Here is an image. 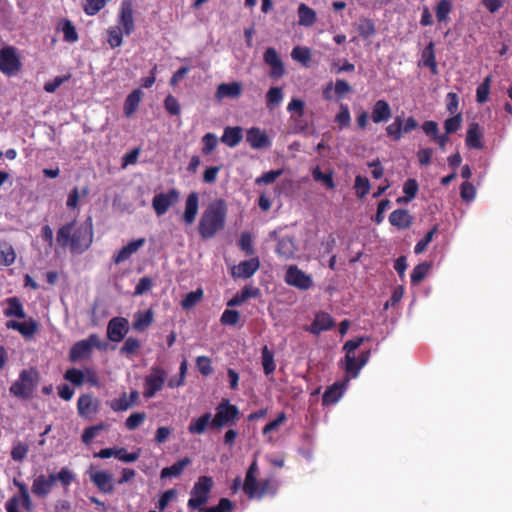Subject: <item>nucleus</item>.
Masks as SVG:
<instances>
[{"label": "nucleus", "instance_id": "nucleus-27", "mask_svg": "<svg viewBox=\"0 0 512 512\" xmlns=\"http://www.w3.org/2000/svg\"><path fill=\"white\" fill-rule=\"evenodd\" d=\"M146 240L145 238H139L129 242L127 245L123 246L116 255L113 256V261L115 264H120L126 260H128L134 253H136L142 246H144Z\"/></svg>", "mask_w": 512, "mask_h": 512}, {"label": "nucleus", "instance_id": "nucleus-52", "mask_svg": "<svg viewBox=\"0 0 512 512\" xmlns=\"http://www.w3.org/2000/svg\"><path fill=\"white\" fill-rule=\"evenodd\" d=\"M203 298V290L197 289L186 294L184 299L181 301L183 309H191Z\"/></svg>", "mask_w": 512, "mask_h": 512}, {"label": "nucleus", "instance_id": "nucleus-22", "mask_svg": "<svg viewBox=\"0 0 512 512\" xmlns=\"http://www.w3.org/2000/svg\"><path fill=\"white\" fill-rule=\"evenodd\" d=\"M246 141L253 149H264L271 145L268 135L257 127L247 130Z\"/></svg>", "mask_w": 512, "mask_h": 512}, {"label": "nucleus", "instance_id": "nucleus-48", "mask_svg": "<svg viewBox=\"0 0 512 512\" xmlns=\"http://www.w3.org/2000/svg\"><path fill=\"white\" fill-rule=\"evenodd\" d=\"M371 185L367 177L357 175L354 181V189L356 196L363 199L370 191Z\"/></svg>", "mask_w": 512, "mask_h": 512}, {"label": "nucleus", "instance_id": "nucleus-42", "mask_svg": "<svg viewBox=\"0 0 512 512\" xmlns=\"http://www.w3.org/2000/svg\"><path fill=\"white\" fill-rule=\"evenodd\" d=\"M453 5L450 0H440L435 8L436 19L439 23L447 22Z\"/></svg>", "mask_w": 512, "mask_h": 512}, {"label": "nucleus", "instance_id": "nucleus-33", "mask_svg": "<svg viewBox=\"0 0 512 512\" xmlns=\"http://www.w3.org/2000/svg\"><path fill=\"white\" fill-rule=\"evenodd\" d=\"M143 92L140 88L133 90L125 99L124 115L131 117L138 109L141 102Z\"/></svg>", "mask_w": 512, "mask_h": 512}, {"label": "nucleus", "instance_id": "nucleus-21", "mask_svg": "<svg viewBox=\"0 0 512 512\" xmlns=\"http://www.w3.org/2000/svg\"><path fill=\"white\" fill-rule=\"evenodd\" d=\"M275 252L279 257L285 260L293 258L297 252L295 238L293 236H283L279 238Z\"/></svg>", "mask_w": 512, "mask_h": 512}, {"label": "nucleus", "instance_id": "nucleus-41", "mask_svg": "<svg viewBox=\"0 0 512 512\" xmlns=\"http://www.w3.org/2000/svg\"><path fill=\"white\" fill-rule=\"evenodd\" d=\"M89 194V188L87 186L83 187L81 192L78 187H74L68 194L66 206L69 209H77L79 204V199L81 197H86Z\"/></svg>", "mask_w": 512, "mask_h": 512}, {"label": "nucleus", "instance_id": "nucleus-61", "mask_svg": "<svg viewBox=\"0 0 512 512\" xmlns=\"http://www.w3.org/2000/svg\"><path fill=\"white\" fill-rule=\"evenodd\" d=\"M312 176L315 181H321L328 189L335 188L332 173H323L319 167H316L312 171Z\"/></svg>", "mask_w": 512, "mask_h": 512}, {"label": "nucleus", "instance_id": "nucleus-28", "mask_svg": "<svg viewBox=\"0 0 512 512\" xmlns=\"http://www.w3.org/2000/svg\"><path fill=\"white\" fill-rule=\"evenodd\" d=\"M419 65H423L430 69L431 73L436 75L438 73V66L435 55V44L430 41L421 53V61Z\"/></svg>", "mask_w": 512, "mask_h": 512}, {"label": "nucleus", "instance_id": "nucleus-10", "mask_svg": "<svg viewBox=\"0 0 512 512\" xmlns=\"http://www.w3.org/2000/svg\"><path fill=\"white\" fill-rule=\"evenodd\" d=\"M167 379V372L161 367H152L151 373L144 378L143 397L153 398L159 392Z\"/></svg>", "mask_w": 512, "mask_h": 512}, {"label": "nucleus", "instance_id": "nucleus-50", "mask_svg": "<svg viewBox=\"0 0 512 512\" xmlns=\"http://www.w3.org/2000/svg\"><path fill=\"white\" fill-rule=\"evenodd\" d=\"M291 57L293 60L300 62L304 66H308L311 60V51L308 47L296 46L292 49Z\"/></svg>", "mask_w": 512, "mask_h": 512}, {"label": "nucleus", "instance_id": "nucleus-24", "mask_svg": "<svg viewBox=\"0 0 512 512\" xmlns=\"http://www.w3.org/2000/svg\"><path fill=\"white\" fill-rule=\"evenodd\" d=\"M253 491L249 492L248 490H243L244 493L248 496L250 499H261L265 497L266 495H274L276 492V487L272 480L266 479L263 481L258 482L255 481V484L253 486Z\"/></svg>", "mask_w": 512, "mask_h": 512}, {"label": "nucleus", "instance_id": "nucleus-46", "mask_svg": "<svg viewBox=\"0 0 512 512\" xmlns=\"http://www.w3.org/2000/svg\"><path fill=\"white\" fill-rule=\"evenodd\" d=\"M14 484L18 487L19 490V494L16 496L18 497V503L24 509L30 510L32 507V502L26 484L17 480H14Z\"/></svg>", "mask_w": 512, "mask_h": 512}, {"label": "nucleus", "instance_id": "nucleus-18", "mask_svg": "<svg viewBox=\"0 0 512 512\" xmlns=\"http://www.w3.org/2000/svg\"><path fill=\"white\" fill-rule=\"evenodd\" d=\"M259 267V258L252 257L249 260L241 261L238 265L234 266L231 270V274L234 278L248 279L256 273Z\"/></svg>", "mask_w": 512, "mask_h": 512}, {"label": "nucleus", "instance_id": "nucleus-1", "mask_svg": "<svg viewBox=\"0 0 512 512\" xmlns=\"http://www.w3.org/2000/svg\"><path fill=\"white\" fill-rule=\"evenodd\" d=\"M94 231L92 217L85 222L72 220L62 225L56 233V242L61 248H68L71 253L82 254L93 243Z\"/></svg>", "mask_w": 512, "mask_h": 512}, {"label": "nucleus", "instance_id": "nucleus-63", "mask_svg": "<svg viewBox=\"0 0 512 512\" xmlns=\"http://www.w3.org/2000/svg\"><path fill=\"white\" fill-rule=\"evenodd\" d=\"M202 143V153L204 155H209L216 148L218 144V138L214 133L209 132L202 137Z\"/></svg>", "mask_w": 512, "mask_h": 512}, {"label": "nucleus", "instance_id": "nucleus-7", "mask_svg": "<svg viewBox=\"0 0 512 512\" xmlns=\"http://www.w3.org/2000/svg\"><path fill=\"white\" fill-rule=\"evenodd\" d=\"M240 411L238 407L223 398L215 409V415L211 420V429L220 430L223 427L235 426L239 420Z\"/></svg>", "mask_w": 512, "mask_h": 512}, {"label": "nucleus", "instance_id": "nucleus-14", "mask_svg": "<svg viewBox=\"0 0 512 512\" xmlns=\"http://www.w3.org/2000/svg\"><path fill=\"white\" fill-rule=\"evenodd\" d=\"M100 410V401L92 394H82L77 401V411L81 418L92 420Z\"/></svg>", "mask_w": 512, "mask_h": 512}, {"label": "nucleus", "instance_id": "nucleus-2", "mask_svg": "<svg viewBox=\"0 0 512 512\" xmlns=\"http://www.w3.org/2000/svg\"><path fill=\"white\" fill-rule=\"evenodd\" d=\"M227 212V204L223 199H216L208 204L198 223V232L202 239H211L225 228Z\"/></svg>", "mask_w": 512, "mask_h": 512}, {"label": "nucleus", "instance_id": "nucleus-54", "mask_svg": "<svg viewBox=\"0 0 512 512\" xmlns=\"http://www.w3.org/2000/svg\"><path fill=\"white\" fill-rule=\"evenodd\" d=\"M335 122L340 129L347 128L351 123V115L347 105L340 104L339 112L335 116Z\"/></svg>", "mask_w": 512, "mask_h": 512}, {"label": "nucleus", "instance_id": "nucleus-6", "mask_svg": "<svg viewBox=\"0 0 512 512\" xmlns=\"http://www.w3.org/2000/svg\"><path fill=\"white\" fill-rule=\"evenodd\" d=\"M214 487L213 478L210 476H200L194 483L187 506L190 510L203 511V506L208 502L210 493Z\"/></svg>", "mask_w": 512, "mask_h": 512}, {"label": "nucleus", "instance_id": "nucleus-44", "mask_svg": "<svg viewBox=\"0 0 512 512\" xmlns=\"http://www.w3.org/2000/svg\"><path fill=\"white\" fill-rule=\"evenodd\" d=\"M261 359L264 373L266 375L272 374L275 371L276 365L274 362V354L267 346L262 348Z\"/></svg>", "mask_w": 512, "mask_h": 512}, {"label": "nucleus", "instance_id": "nucleus-49", "mask_svg": "<svg viewBox=\"0 0 512 512\" xmlns=\"http://www.w3.org/2000/svg\"><path fill=\"white\" fill-rule=\"evenodd\" d=\"M492 82V76L487 75L483 82L476 89V101L480 104L485 103L488 100L490 86Z\"/></svg>", "mask_w": 512, "mask_h": 512}, {"label": "nucleus", "instance_id": "nucleus-35", "mask_svg": "<svg viewBox=\"0 0 512 512\" xmlns=\"http://www.w3.org/2000/svg\"><path fill=\"white\" fill-rule=\"evenodd\" d=\"M259 294V289L251 286H245L242 290L235 294L228 302V307L240 306L247 299L257 297Z\"/></svg>", "mask_w": 512, "mask_h": 512}, {"label": "nucleus", "instance_id": "nucleus-53", "mask_svg": "<svg viewBox=\"0 0 512 512\" xmlns=\"http://www.w3.org/2000/svg\"><path fill=\"white\" fill-rule=\"evenodd\" d=\"M387 135L394 141H399L402 138V118L395 117L394 121L386 127Z\"/></svg>", "mask_w": 512, "mask_h": 512}, {"label": "nucleus", "instance_id": "nucleus-34", "mask_svg": "<svg viewBox=\"0 0 512 512\" xmlns=\"http://www.w3.org/2000/svg\"><path fill=\"white\" fill-rule=\"evenodd\" d=\"M242 138L243 134L240 126H228L224 129L221 141L229 147H235L242 141Z\"/></svg>", "mask_w": 512, "mask_h": 512}, {"label": "nucleus", "instance_id": "nucleus-5", "mask_svg": "<svg viewBox=\"0 0 512 512\" xmlns=\"http://www.w3.org/2000/svg\"><path fill=\"white\" fill-rule=\"evenodd\" d=\"M39 380L40 374L36 368L24 369L19 379L10 386L9 391L18 398L29 399L38 386Z\"/></svg>", "mask_w": 512, "mask_h": 512}, {"label": "nucleus", "instance_id": "nucleus-13", "mask_svg": "<svg viewBox=\"0 0 512 512\" xmlns=\"http://www.w3.org/2000/svg\"><path fill=\"white\" fill-rule=\"evenodd\" d=\"M179 197V191L175 188L170 189L167 193L156 194L152 199V207L156 215H164L171 206L179 201Z\"/></svg>", "mask_w": 512, "mask_h": 512}, {"label": "nucleus", "instance_id": "nucleus-30", "mask_svg": "<svg viewBox=\"0 0 512 512\" xmlns=\"http://www.w3.org/2000/svg\"><path fill=\"white\" fill-rule=\"evenodd\" d=\"M482 132L478 123L473 122L469 125L466 135V146L471 149H482Z\"/></svg>", "mask_w": 512, "mask_h": 512}, {"label": "nucleus", "instance_id": "nucleus-62", "mask_svg": "<svg viewBox=\"0 0 512 512\" xmlns=\"http://www.w3.org/2000/svg\"><path fill=\"white\" fill-rule=\"evenodd\" d=\"M239 247L245 252L247 256H253L255 249L253 247L252 235L248 232H243L239 239Z\"/></svg>", "mask_w": 512, "mask_h": 512}, {"label": "nucleus", "instance_id": "nucleus-40", "mask_svg": "<svg viewBox=\"0 0 512 512\" xmlns=\"http://www.w3.org/2000/svg\"><path fill=\"white\" fill-rule=\"evenodd\" d=\"M16 259V252L9 243L0 244V262L4 266H11Z\"/></svg>", "mask_w": 512, "mask_h": 512}, {"label": "nucleus", "instance_id": "nucleus-43", "mask_svg": "<svg viewBox=\"0 0 512 512\" xmlns=\"http://www.w3.org/2000/svg\"><path fill=\"white\" fill-rule=\"evenodd\" d=\"M61 31L63 32V40L68 43H75L78 41V33L76 31L75 26L73 23L68 20L64 19L61 22Z\"/></svg>", "mask_w": 512, "mask_h": 512}, {"label": "nucleus", "instance_id": "nucleus-31", "mask_svg": "<svg viewBox=\"0 0 512 512\" xmlns=\"http://www.w3.org/2000/svg\"><path fill=\"white\" fill-rule=\"evenodd\" d=\"M191 464V459L189 457H184L178 461H176L173 465L169 467H165L161 470L160 477L162 479L178 477L183 473L185 468Z\"/></svg>", "mask_w": 512, "mask_h": 512}, {"label": "nucleus", "instance_id": "nucleus-58", "mask_svg": "<svg viewBox=\"0 0 512 512\" xmlns=\"http://www.w3.org/2000/svg\"><path fill=\"white\" fill-rule=\"evenodd\" d=\"M64 379L69 381L75 386H81L85 381V375L82 370L77 368H70L66 370Z\"/></svg>", "mask_w": 512, "mask_h": 512}, {"label": "nucleus", "instance_id": "nucleus-25", "mask_svg": "<svg viewBox=\"0 0 512 512\" xmlns=\"http://www.w3.org/2000/svg\"><path fill=\"white\" fill-rule=\"evenodd\" d=\"M391 117L392 110L389 103L384 99L377 100L372 106L371 120L379 124L387 122Z\"/></svg>", "mask_w": 512, "mask_h": 512}, {"label": "nucleus", "instance_id": "nucleus-39", "mask_svg": "<svg viewBox=\"0 0 512 512\" xmlns=\"http://www.w3.org/2000/svg\"><path fill=\"white\" fill-rule=\"evenodd\" d=\"M356 29L363 39H368L376 34L375 23L369 18H360Z\"/></svg>", "mask_w": 512, "mask_h": 512}, {"label": "nucleus", "instance_id": "nucleus-15", "mask_svg": "<svg viewBox=\"0 0 512 512\" xmlns=\"http://www.w3.org/2000/svg\"><path fill=\"white\" fill-rule=\"evenodd\" d=\"M263 60L270 67L269 76L272 79H279L284 76L285 66L275 48L268 47L264 52Z\"/></svg>", "mask_w": 512, "mask_h": 512}, {"label": "nucleus", "instance_id": "nucleus-17", "mask_svg": "<svg viewBox=\"0 0 512 512\" xmlns=\"http://www.w3.org/2000/svg\"><path fill=\"white\" fill-rule=\"evenodd\" d=\"M128 320L124 317H114L107 325V336L112 342H120L128 333Z\"/></svg>", "mask_w": 512, "mask_h": 512}, {"label": "nucleus", "instance_id": "nucleus-11", "mask_svg": "<svg viewBox=\"0 0 512 512\" xmlns=\"http://www.w3.org/2000/svg\"><path fill=\"white\" fill-rule=\"evenodd\" d=\"M284 280L287 285L302 291L309 290L313 286L312 276L306 274L296 265H290L286 269Z\"/></svg>", "mask_w": 512, "mask_h": 512}, {"label": "nucleus", "instance_id": "nucleus-38", "mask_svg": "<svg viewBox=\"0 0 512 512\" xmlns=\"http://www.w3.org/2000/svg\"><path fill=\"white\" fill-rule=\"evenodd\" d=\"M299 25L310 27L316 22V12L305 3H301L298 7Z\"/></svg>", "mask_w": 512, "mask_h": 512}, {"label": "nucleus", "instance_id": "nucleus-60", "mask_svg": "<svg viewBox=\"0 0 512 512\" xmlns=\"http://www.w3.org/2000/svg\"><path fill=\"white\" fill-rule=\"evenodd\" d=\"M282 99H283L282 88H280V87L270 88L266 94L267 107L273 108L274 106L280 104Z\"/></svg>", "mask_w": 512, "mask_h": 512}, {"label": "nucleus", "instance_id": "nucleus-56", "mask_svg": "<svg viewBox=\"0 0 512 512\" xmlns=\"http://www.w3.org/2000/svg\"><path fill=\"white\" fill-rule=\"evenodd\" d=\"M38 323L35 319L29 318L25 322H20L19 333L25 338H31L38 331Z\"/></svg>", "mask_w": 512, "mask_h": 512}, {"label": "nucleus", "instance_id": "nucleus-26", "mask_svg": "<svg viewBox=\"0 0 512 512\" xmlns=\"http://www.w3.org/2000/svg\"><path fill=\"white\" fill-rule=\"evenodd\" d=\"M413 220V216L406 209H396L389 215L390 224L398 230L408 229Z\"/></svg>", "mask_w": 512, "mask_h": 512}, {"label": "nucleus", "instance_id": "nucleus-59", "mask_svg": "<svg viewBox=\"0 0 512 512\" xmlns=\"http://www.w3.org/2000/svg\"><path fill=\"white\" fill-rule=\"evenodd\" d=\"M29 452V446L23 442H17L11 450V458L16 462H22Z\"/></svg>", "mask_w": 512, "mask_h": 512}, {"label": "nucleus", "instance_id": "nucleus-19", "mask_svg": "<svg viewBox=\"0 0 512 512\" xmlns=\"http://www.w3.org/2000/svg\"><path fill=\"white\" fill-rule=\"evenodd\" d=\"M335 325L334 319L326 312H319L315 315V318L311 325L307 328V331L314 335H319L323 331L332 329Z\"/></svg>", "mask_w": 512, "mask_h": 512}, {"label": "nucleus", "instance_id": "nucleus-9", "mask_svg": "<svg viewBox=\"0 0 512 512\" xmlns=\"http://www.w3.org/2000/svg\"><path fill=\"white\" fill-rule=\"evenodd\" d=\"M22 68V63L13 46L0 49V71L7 76L16 75Z\"/></svg>", "mask_w": 512, "mask_h": 512}, {"label": "nucleus", "instance_id": "nucleus-45", "mask_svg": "<svg viewBox=\"0 0 512 512\" xmlns=\"http://www.w3.org/2000/svg\"><path fill=\"white\" fill-rule=\"evenodd\" d=\"M431 266H432L431 263H428V262H422V263L416 265L413 268L411 275H410L411 283L414 285L419 284L426 277Z\"/></svg>", "mask_w": 512, "mask_h": 512}, {"label": "nucleus", "instance_id": "nucleus-36", "mask_svg": "<svg viewBox=\"0 0 512 512\" xmlns=\"http://www.w3.org/2000/svg\"><path fill=\"white\" fill-rule=\"evenodd\" d=\"M7 308L3 313L6 317H17L23 319L26 317L23 305L18 297H9L6 299Z\"/></svg>", "mask_w": 512, "mask_h": 512}, {"label": "nucleus", "instance_id": "nucleus-55", "mask_svg": "<svg viewBox=\"0 0 512 512\" xmlns=\"http://www.w3.org/2000/svg\"><path fill=\"white\" fill-rule=\"evenodd\" d=\"M438 232V226L434 225L430 231H428L425 236L417 242L414 247L415 254L423 253L428 245L432 242L434 235Z\"/></svg>", "mask_w": 512, "mask_h": 512}, {"label": "nucleus", "instance_id": "nucleus-23", "mask_svg": "<svg viewBox=\"0 0 512 512\" xmlns=\"http://www.w3.org/2000/svg\"><path fill=\"white\" fill-rule=\"evenodd\" d=\"M199 209V196L197 192H191L185 201V210L182 217L186 225H192L196 219Z\"/></svg>", "mask_w": 512, "mask_h": 512}, {"label": "nucleus", "instance_id": "nucleus-12", "mask_svg": "<svg viewBox=\"0 0 512 512\" xmlns=\"http://www.w3.org/2000/svg\"><path fill=\"white\" fill-rule=\"evenodd\" d=\"M117 23L124 35L129 36L135 29L134 23V9L131 0H123L121 2L119 13L117 16Z\"/></svg>", "mask_w": 512, "mask_h": 512}, {"label": "nucleus", "instance_id": "nucleus-8", "mask_svg": "<svg viewBox=\"0 0 512 512\" xmlns=\"http://www.w3.org/2000/svg\"><path fill=\"white\" fill-rule=\"evenodd\" d=\"M105 349L106 344L101 342L97 334H90L86 339L73 344L69 351V360L73 363L91 356L93 348Z\"/></svg>", "mask_w": 512, "mask_h": 512}, {"label": "nucleus", "instance_id": "nucleus-29", "mask_svg": "<svg viewBox=\"0 0 512 512\" xmlns=\"http://www.w3.org/2000/svg\"><path fill=\"white\" fill-rule=\"evenodd\" d=\"M212 415L210 412L202 414L200 417L192 419L188 425V432L190 434L201 435L204 434L208 427L211 428Z\"/></svg>", "mask_w": 512, "mask_h": 512}, {"label": "nucleus", "instance_id": "nucleus-47", "mask_svg": "<svg viewBox=\"0 0 512 512\" xmlns=\"http://www.w3.org/2000/svg\"><path fill=\"white\" fill-rule=\"evenodd\" d=\"M107 425L104 422H101L97 425L89 426L84 429L81 440L84 444H91L92 440L98 435L100 431L106 430Z\"/></svg>", "mask_w": 512, "mask_h": 512}, {"label": "nucleus", "instance_id": "nucleus-20", "mask_svg": "<svg viewBox=\"0 0 512 512\" xmlns=\"http://www.w3.org/2000/svg\"><path fill=\"white\" fill-rule=\"evenodd\" d=\"M242 90L241 82L233 81L230 83H221L217 86L215 98L219 101L225 98L235 99L241 96Z\"/></svg>", "mask_w": 512, "mask_h": 512}, {"label": "nucleus", "instance_id": "nucleus-4", "mask_svg": "<svg viewBox=\"0 0 512 512\" xmlns=\"http://www.w3.org/2000/svg\"><path fill=\"white\" fill-rule=\"evenodd\" d=\"M368 337H356L354 339L348 340L343 345V350L345 351L344 357V368L348 374L352 377H357L360 370L367 364L370 358V350L362 351L358 358H355L354 352L357 350L364 341L368 340Z\"/></svg>", "mask_w": 512, "mask_h": 512}, {"label": "nucleus", "instance_id": "nucleus-16", "mask_svg": "<svg viewBox=\"0 0 512 512\" xmlns=\"http://www.w3.org/2000/svg\"><path fill=\"white\" fill-rule=\"evenodd\" d=\"M89 478L97 489L105 494H110L114 491L113 477L110 473L103 470H96L91 467L88 471Z\"/></svg>", "mask_w": 512, "mask_h": 512}, {"label": "nucleus", "instance_id": "nucleus-32", "mask_svg": "<svg viewBox=\"0 0 512 512\" xmlns=\"http://www.w3.org/2000/svg\"><path fill=\"white\" fill-rule=\"evenodd\" d=\"M154 321V312L150 308L144 312L138 311L134 314L133 328L136 331L146 330Z\"/></svg>", "mask_w": 512, "mask_h": 512}, {"label": "nucleus", "instance_id": "nucleus-57", "mask_svg": "<svg viewBox=\"0 0 512 512\" xmlns=\"http://www.w3.org/2000/svg\"><path fill=\"white\" fill-rule=\"evenodd\" d=\"M107 34H108L107 42L111 48H117L122 45L124 33L120 29V27L109 28L107 31Z\"/></svg>", "mask_w": 512, "mask_h": 512}, {"label": "nucleus", "instance_id": "nucleus-37", "mask_svg": "<svg viewBox=\"0 0 512 512\" xmlns=\"http://www.w3.org/2000/svg\"><path fill=\"white\" fill-rule=\"evenodd\" d=\"M343 394V384H340L338 382L332 384L329 386L323 396H322V404L323 405H331L335 404L339 401Z\"/></svg>", "mask_w": 512, "mask_h": 512}, {"label": "nucleus", "instance_id": "nucleus-51", "mask_svg": "<svg viewBox=\"0 0 512 512\" xmlns=\"http://www.w3.org/2000/svg\"><path fill=\"white\" fill-rule=\"evenodd\" d=\"M258 472V464H257V461L254 460L247 472H246V476H245V480L243 482V490H248L249 492H252L253 491V486L255 484V481L257 480L256 479V474Z\"/></svg>", "mask_w": 512, "mask_h": 512}, {"label": "nucleus", "instance_id": "nucleus-3", "mask_svg": "<svg viewBox=\"0 0 512 512\" xmlns=\"http://www.w3.org/2000/svg\"><path fill=\"white\" fill-rule=\"evenodd\" d=\"M74 480V473L69 468L63 467L58 473H52L48 476L44 474L37 476L33 480L31 490L36 497L45 498L51 492L57 481H59L64 488H67Z\"/></svg>", "mask_w": 512, "mask_h": 512}, {"label": "nucleus", "instance_id": "nucleus-64", "mask_svg": "<svg viewBox=\"0 0 512 512\" xmlns=\"http://www.w3.org/2000/svg\"><path fill=\"white\" fill-rule=\"evenodd\" d=\"M145 412L132 413L125 421V426L128 430L133 431L137 429L146 419Z\"/></svg>", "mask_w": 512, "mask_h": 512}]
</instances>
